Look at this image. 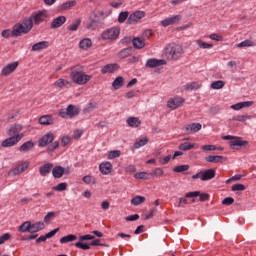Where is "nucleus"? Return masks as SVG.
<instances>
[{
	"label": "nucleus",
	"instance_id": "obj_1",
	"mask_svg": "<svg viewBox=\"0 0 256 256\" xmlns=\"http://www.w3.org/2000/svg\"><path fill=\"white\" fill-rule=\"evenodd\" d=\"M70 78L76 85H87L91 81V75L85 74L83 66L76 65L70 68Z\"/></svg>",
	"mask_w": 256,
	"mask_h": 256
},
{
	"label": "nucleus",
	"instance_id": "obj_2",
	"mask_svg": "<svg viewBox=\"0 0 256 256\" xmlns=\"http://www.w3.org/2000/svg\"><path fill=\"white\" fill-rule=\"evenodd\" d=\"M183 46L177 43H170L164 49V55L168 61H178L183 57Z\"/></svg>",
	"mask_w": 256,
	"mask_h": 256
},
{
	"label": "nucleus",
	"instance_id": "obj_3",
	"mask_svg": "<svg viewBox=\"0 0 256 256\" xmlns=\"http://www.w3.org/2000/svg\"><path fill=\"white\" fill-rule=\"evenodd\" d=\"M54 141V142H53ZM39 147H47V153H53L59 148V141H55V134L53 132L46 133L38 141Z\"/></svg>",
	"mask_w": 256,
	"mask_h": 256
},
{
	"label": "nucleus",
	"instance_id": "obj_4",
	"mask_svg": "<svg viewBox=\"0 0 256 256\" xmlns=\"http://www.w3.org/2000/svg\"><path fill=\"white\" fill-rule=\"evenodd\" d=\"M120 33L121 29H119L117 26H114L104 30L101 34V39L103 41H117V39H119Z\"/></svg>",
	"mask_w": 256,
	"mask_h": 256
},
{
	"label": "nucleus",
	"instance_id": "obj_5",
	"mask_svg": "<svg viewBox=\"0 0 256 256\" xmlns=\"http://www.w3.org/2000/svg\"><path fill=\"white\" fill-rule=\"evenodd\" d=\"M59 115L62 119H73V117H77L79 115V108L75 107V105L70 104L66 109H60Z\"/></svg>",
	"mask_w": 256,
	"mask_h": 256
},
{
	"label": "nucleus",
	"instance_id": "obj_6",
	"mask_svg": "<svg viewBox=\"0 0 256 256\" xmlns=\"http://www.w3.org/2000/svg\"><path fill=\"white\" fill-rule=\"evenodd\" d=\"M30 17L34 25H41V23H46L47 19H49V12L47 10H40L33 12Z\"/></svg>",
	"mask_w": 256,
	"mask_h": 256
},
{
	"label": "nucleus",
	"instance_id": "obj_7",
	"mask_svg": "<svg viewBox=\"0 0 256 256\" xmlns=\"http://www.w3.org/2000/svg\"><path fill=\"white\" fill-rule=\"evenodd\" d=\"M24 137H25L24 133L11 136L5 139L4 141H2V147H15V145H17V143H19V141H21V139H23Z\"/></svg>",
	"mask_w": 256,
	"mask_h": 256
},
{
	"label": "nucleus",
	"instance_id": "obj_8",
	"mask_svg": "<svg viewBox=\"0 0 256 256\" xmlns=\"http://www.w3.org/2000/svg\"><path fill=\"white\" fill-rule=\"evenodd\" d=\"M143 17H145V12L141 10L135 11L129 15L127 19V25H134V23H139Z\"/></svg>",
	"mask_w": 256,
	"mask_h": 256
},
{
	"label": "nucleus",
	"instance_id": "obj_9",
	"mask_svg": "<svg viewBox=\"0 0 256 256\" xmlns=\"http://www.w3.org/2000/svg\"><path fill=\"white\" fill-rule=\"evenodd\" d=\"M181 19H183V16L181 15H174L168 18H165L164 20H162L160 22V25L162 27H169V25H177V23H179V21H181Z\"/></svg>",
	"mask_w": 256,
	"mask_h": 256
},
{
	"label": "nucleus",
	"instance_id": "obj_10",
	"mask_svg": "<svg viewBox=\"0 0 256 256\" xmlns=\"http://www.w3.org/2000/svg\"><path fill=\"white\" fill-rule=\"evenodd\" d=\"M183 103H185V99L181 97H175L167 102V107L175 111V109H178V107H182Z\"/></svg>",
	"mask_w": 256,
	"mask_h": 256
},
{
	"label": "nucleus",
	"instance_id": "obj_11",
	"mask_svg": "<svg viewBox=\"0 0 256 256\" xmlns=\"http://www.w3.org/2000/svg\"><path fill=\"white\" fill-rule=\"evenodd\" d=\"M162 65H167V60L150 58L146 61V67H149V69H155V67H161Z\"/></svg>",
	"mask_w": 256,
	"mask_h": 256
},
{
	"label": "nucleus",
	"instance_id": "obj_12",
	"mask_svg": "<svg viewBox=\"0 0 256 256\" xmlns=\"http://www.w3.org/2000/svg\"><path fill=\"white\" fill-rule=\"evenodd\" d=\"M186 199H191L193 197H199V201H209V194L202 193L200 191L188 192L185 194Z\"/></svg>",
	"mask_w": 256,
	"mask_h": 256
},
{
	"label": "nucleus",
	"instance_id": "obj_13",
	"mask_svg": "<svg viewBox=\"0 0 256 256\" xmlns=\"http://www.w3.org/2000/svg\"><path fill=\"white\" fill-rule=\"evenodd\" d=\"M18 67H19V62H12V63L6 65L2 69L1 75H3L4 77H7V76L11 75V73H13Z\"/></svg>",
	"mask_w": 256,
	"mask_h": 256
},
{
	"label": "nucleus",
	"instance_id": "obj_14",
	"mask_svg": "<svg viewBox=\"0 0 256 256\" xmlns=\"http://www.w3.org/2000/svg\"><path fill=\"white\" fill-rule=\"evenodd\" d=\"M67 22V17L65 16H58L54 18L50 24V29H59V27H63Z\"/></svg>",
	"mask_w": 256,
	"mask_h": 256
},
{
	"label": "nucleus",
	"instance_id": "obj_15",
	"mask_svg": "<svg viewBox=\"0 0 256 256\" xmlns=\"http://www.w3.org/2000/svg\"><path fill=\"white\" fill-rule=\"evenodd\" d=\"M12 33L14 37H21V35H27L29 30L23 24H16L12 29Z\"/></svg>",
	"mask_w": 256,
	"mask_h": 256
},
{
	"label": "nucleus",
	"instance_id": "obj_16",
	"mask_svg": "<svg viewBox=\"0 0 256 256\" xmlns=\"http://www.w3.org/2000/svg\"><path fill=\"white\" fill-rule=\"evenodd\" d=\"M71 81L63 78H59L56 82H54V87L59 90L68 89L71 87Z\"/></svg>",
	"mask_w": 256,
	"mask_h": 256
},
{
	"label": "nucleus",
	"instance_id": "obj_17",
	"mask_svg": "<svg viewBox=\"0 0 256 256\" xmlns=\"http://www.w3.org/2000/svg\"><path fill=\"white\" fill-rule=\"evenodd\" d=\"M38 123L40 125H45V126L54 125L55 118L53 117V115H43L38 119Z\"/></svg>",
	"mask_w": 256,
	"mask_h": 256
},
{
	"label": "nucleus",
	"instance_id": "obj_18",
	"mask_svg": "<svg viewBox=\"0 0 256 256\" xmlns=\"http://www.w3.org/2000/svg\"><path fill=\"white\" fill-rule=\"evenodd\" d=\"M51 171H53V163L51 162H48L39 167V173L41 177H47Z\"/></svg>",
	"mask_w": 256,
	"mask_h": 256
},
{
	"label": "nucleus",
	"instance_id": "obj_19",
	"mask_svg": "<svg viewBox=\"0 0 256 256\" xmlns=\"http://www.w3.org/2000/svg\"><path fill=\"white\" fill-rule=\"evenodd\" d=\"M215 169L210 168L202 171V181H211V179H215Z\"/></svg>",
	"mask_w": 256,
	"mask_h": 256
},
{
	"label": "nucleus",
	"instance_id": "obj_20",
	"mask_svg": "<svg viewBox=\"0 0 256 256\" xmlns=\"http://www.w3.org/2000/svg\"><path fill=\"white\" fill-rule=\"evenodd\" d=\"M99 169L102 175H109V173H111L113 169V165L111 164V162H103L100 164Z\"/></svg>",
	"mask_w": 256,
	"mask_h": 256
},
{
	"label": "nucleus",
	"instance_id": "obj_21",
	"mask_svg": "<svg viewBox=\"0 0 256 256\" xmlns=\"http://www.w3.org/2000/svg\"><path fill=\"white\" fill-rule=\"evenodd\" d=\"M201 123H191L185 126L187 133H198L202 129Z\"/></svg>",
	"mask_w": 256,
	"mask_h": 256
},
{
	"label": "nucleus",
	"instance_id": "obj_22",
	"mask_svg": "<svg viewBox=\"0 0 256 256\" xmlns=\"http://www.w3.org/2000/svg\"><path fill=\"white\" fill-rule=\"evenodd\" d=\"M27 169H29V162H24L12 169V174L20 175V173H24V171H27Z\"/></svg>",
	"mask_w": 256,
	"mask_h": 256
},
{
	"label": "nucleus",
	"instance_id": "obj_23",
	"mask_svg": "<svg viewBox=\"0 0 256 256\" xmlns=\"http://www.w3.org/2000/svg\"><path fill=\"white\" fill-rule=\"evenodd\" d=\"M119 69L117 64H107L101 69L102 75H107V73H115Z\"/></svg>",
	"mask_w": 256,
	"mask_h": 256
},
{
	"label": "nucleus",
	"instance_id": "obj_24",
	"mask_svg": "<svg viewBox=\"0 0 256 256\" xmlns=\"http://www.w3.org/2000/svg\"><path fill=\"white\" fill-rule=\"evenodd\" d=\"M52 175L54 179H61L65 175V168L63 166H55L52 168Z\"/></svg>",
	"mask_w": 256,
	"mask_h": 256
},
{
	"label": "nucleus",
	"instance_id": "obj_25",
	"mask_svg": "<svg viewBox=\"0 0 256 256\" xmlns=\"http://www.w3.org/2000/svg\"><path fill=\"white\" fill-rule=\"evenodd\" d=\"M45 229V223L39 221L35 223H30V233H37L39 231H43Z\"/></svg>",
	"mask_w": 256,
	"mask_h": 256
},
{
	"label": "nucleus",
	"instance_id": "obj_26",
	"mask_svg": "<svg viewBox=\"0 0 256 256\" xmlns=\"http://www.w3.org/2000/svg\"><path fill=\"white\" fill-rule=\"evenodd\" d=\"M93 47V41H91L90 38H84L79 43V48L82 49V51H87V49H91Z\"/></svg>",
	"mask_w": 256,
	"mask_h": 256
},
{
	"label": "nucleus",
	"instance_id": "obj_27",
	"mask_svg": "<svg viewBox=\"0 0 256 256\" xmlns=\"http://www.w3.org/2000/svg\"><path fill=\"white\" fill-rule=\"evenodd\" d=\"M23 131V125L21 124H14L9 129V135H21Z\"/></svg>",
	"mask_w": 256,
	"mask_h": 256
},
{
	"label": "nucleus",
	"instance_id": "obj_28",
	"mask_svg": "<svg viewBox=\"0 0 256 256\" xmlns=\"http://www.w3.org/2000/svg\"><path fill=\"white\" fill-rule=\"evenodd\" d=\"M49 47V42L41 41L32 46V51H43V49H47Z\"/></svg>",
	"mask_w": 256,
	"mask_h": 256
},
{
	"label": "nucleus",
	"instance_id": "obj_29",
	"mask_svg": "<svg viewBox=\"0 0 256 256\" xmlns=\"http://www.w3.org/2000/svg\"><path fill=\"white\" fill-rule=\"evenodd\" d=\"M35 147V143H33V141H27L25 143H23L21 146H20V151L22 153H27V151H31L33 148Z\"/></svg>",
	"mask_w": 256,
	"mask_h": 256
},
{
	"label": "nucleus",
	"instance_id": "obj_30",
	"mask_svg": "<svg viewBox=\"0 0 256 256\" xmlns=\"http://www.w3.org/2000/svg\"><path fill=\"white\" fill-rule=\"evenodd\" d=\"M131 53H133L132 47L124 48L118 53V57L120 59H127V57H131Z\"/></svg>",
	"mask_w": 256,
	"mask_h": 256
},
{
	"label": "nucleus",
	"instance_id": "obj_31",
	"mask_svg": "<svg viewBox=\"0 0 256 256\" xmlns=\"http://www.w3.org/2000/svg\"><path fill=\"white\" fill-rule=\"evenodd\" d=\"M148 143V137L141 138L133 144L132 149H140V147H145V145H147Z\"/></svg>",
	"mask_w": 256,
	"mask_h": 256
},
{
	"label": "nucleus",
	"instance_id": "obj_32",
	"mask_svg": "<svg viewBox=\"0 0 256 256\" xmlns=\"http://www.w3.org/2000/svg\"><path fill=\"white\" fill-rule=\"evenodd\" d=\"M224 157L223 156H219V155H210L207 156L205 158V161H207V163H222L223 162Z\"/></svg>",
	"mask_w": 256,
	"mask_h": 256
},
{
	"label": "nucleus",
	"instance_id": "obj_33",
	"mask_svg": "<svg viewBox=\"0 0 256 256\" xmlns=\"http://www.w3.org/2000/svg\"><path fill=\"white\" fill-rule=\"evenodd\" d=\"M18 231L20 233H31V221H26V222H23Z\"/></svg>",
	"mask_w": 256,
	"mask_h": 256
},
{
	"label": "nucleus",
	"instance_id": "obj_34",
	"mask_svg": "<svg viewBox=\"0 0 256 256\" xmlns=\"http://www.w3.org/2000/svg\"><path fill=\"white\" fill-rule=\"evenodd\" d=\"M243 145H247V141H242L239 139L230 141V149H237V147H243Z\"/></svg>",
	"mask_w": 256,
	"mask_h": 256
},
{
	"label": "nucleus",
	"instance_id": "obj_35",
	"mask_svg": "<svg viewBox=\"0 0 256 256\" xmlns=\"http://www.w3.org/2000/svg\"><path fill=\"white\" fill-rule=\"evenodd\" d=\"M129 127H141V120L137 117H130L127 119Z\"/></svg>",
	"mask_w": 256,
	"mask_h": 256
},
{
	"label": "nucleus",
	"instance_id": "obj_36",
	"mask_svg": "<svg viewBox=\"0 0 256 256\" xmlns=\"http://www.w3.org/2000/svg\"><path fill=\"white\" fill-rule=\"evenodd\" d=\"M180 151H191V149H195V144L191 142H184L178 146Z\"/></svg>",
	"mask_w": 256,
	"mask_h": 256
},
{
	"label": "nucleus",
	"instance_id": "obj_37",
	"mask_svg": "<svg viewBox=\"0 0 256 256\" xmlns=\"http://www.w3.org/2000/svg\"><path fill=\"white\" fill-rule=\"evenodd\" d=\"M132 45L135 49H143V47H145V41L141 38H134L132 40Z\"/></svg>",
	"mask_w": 256,
	"mask_h": 256
},
{
	"label": "nucleus",
	"instance_id": "obj_38",
	"mask_svg": "<svg viewBox=\"0 0 256 256\" xmlns=\"http://www.w3.org/2000/svg\"><path fill=\"white\" fill-rule=\"evenodd\" d=\"M22 25L26 28V30L29 32L31 31V29H33V19L31 18V16L29 18H25L22 22Z\"/></svg>",
	"mask_w": 256,
	"mask_h": 256
},
{
	"label": "nucleus",
	"instance_id": "obj_39",
	"mask_svg": "<svg viewBox=\"0 0 256 256\" xmlns=\"http://www.w3.org/2000/svg\"><path fill=\"white\" fill-rule=\"evenodd\" d=\"M125 79L122 76H118L112 83L114 89H121Z\"/></svg>",
	"mask_w": 256,
	"mask_h": 256
},
{
	"label": "nucleus",
	"instance_id": "obj_40",
	"mask_svg": "<svg viewBox=\"0 0 256 256\" xmlns=\"http://www.w3.org/2000/svg\"><path fill=\"white\" fill-rule=\"evenodd\" d=\"M71 241H77V236L75 234H70L60 239V243L62 244L71 243Z\"/></svg>",
	"mask_w": 256,
	"mask_h": 256
},
{
	"label": "nucleus",
	"instance_id": "obj_41",
	"mask_svg": "<svg viewBox=\"0 0 256 256\" xmlns=\"http://www.w3.org/2000/svg\"><path fill=\"white\" fill-rule=\"evenodd\" d=\"M75 5H77V1H75V0L68 1V2L63 3L60 6V9L62 11H67V9H71V7H75Z\"/></svg>",
	"mask_w": 256,
	"mask_h": 256
},
{
	"label": "nucleus",
	"instance_id": "obj_42",
	"mask_svg": "<svg viewBox=\"0 0 256 256\" xmlns=\"http://www.w3.org/2000/svg\"><path fill=\"white\" fill-rule=\"evenodd\" d=\"M211 89H223V87H225V82L223 80H217L211 83L210 85Z\"/></svg>",
	"mask_w": 256,
	"mask_h": 256
},
{
	"label": "nucleus",
	"instance_id": "obj_43",
	"mask_svg": "<svg viewBox=\"0 0 256 256\" xmlns=\"http://www.w3.org/2000/svg\"><path fill=\"white\" fill-rule=\"evenodd\" d=\"M186 91H197V89H201V84L197 82H192L185 86Z\"/></svg>",
	"mask_w": 256,
	"mask_h": 256
},
{
	"label": "nucleus",
	"instance_id": "obj_44",
	"mask_svg": "<svg viewBox=\"0 0 256 256\" xmlns=\"http://www.w3.org/2000/svg\"><path fill=\"white\" fill-rule=\"evenodd\" d=\"M145 201V197L144 196H135L134 198H132L131 200V205H142V203Z\"/></svg>",
	"mask_w": 256,
	"mask_h": 256
},
{
	"label": "nucleus",
	"instance_id": "obj_45",
	"mask_svg": "<svg viewBox=\"0 0 256 256\" xmlns=\"http://www.w3.org/2000/svg\"><path fill=\"white\" fill-rule=\"evenodd\" d=\"M174 173H185V171H189V165L184 164L180 166H176L173 168Z\"/></svg>",
	"mask_w": 256,
	"mask_h": 256
},
{
	"label": "nucleus",
	"instance_id": "obj_46",
	"mask_svg": "<svg viewBox=\"0 0 256 256\" xmlns=\"http://www.w3.org/2000/svg\"><path fill=\"white\" fill-rule=\"evenodd\" d=\"M82 181H84L87 185H95L97 183V180H95V177L91 175H86L82 178Z\"/></svg>",
	"mask_w": 256,
	"mask_h": 256
},
{
	"label": "nucleus",
	"instance_id": "obj_47",
	"mask_svg": "<svg viewBox=\"0 0 256 256\" xmlns=\"http://www.w3.org/2000/svg\"><path fill=\"white\" fill-rule=\"evenodd\" d=\"M127 19H129V12L128 11L120 12L118 16V23H125Z\"/></svg>",
	"mask_w": 256,
	"mask_h": 256
},
{
	"label": "nucleus",
	"instance_id": "obj_48",
	"mask_svg": "<svg viewBox=\"0 0 256 256\" xmlns=\"http://www.w3.org/2000/svg\"><path fill=\"white\" fill-rule=\"evenodd\" d=\"M79 25H81V18H78L74 23L70 24L68 26V31H77Z\"/></svg>",
	"mask_w": 256,
	"mask_h": 256
},
{
	"label": "nucleus",
	"instance_id": "obj_49",
	"mask_svg": "<svg viewBox=\"0 0 256 256\" xmlns=\"http://www.w3.org/2000/svg\"><path fill=\"white\" fill-rule=\"evenodd\" d=\"M75 247H77V249H83V251H87L88 249H91V243L85 244L80 241L75 243Z\"/></svg>",
	"mask_w": 256,
	"mask_h": 256
},
{
	"label": "nucleus",
	"instance_id": "obj_50",
	"mask_svg": "<svg viewBox=\"0 0 256 256\" xmlns=\"http://www.w3.org/2000/svg\"><path fill=\"white\" fill-rule=\"evenodd\" d=\"M196 43L200 49H211L213 47V44L203 42L202 40H197Z\"/></svg>",
	"mask_w": 256,
	"mask_h": 256
},
{
	"label": "nucleus",
	"instance_id": "obj_51",
	"mask_svg": "<svg viewBox=\"0 0 256 256\" xmlns=\"http://www.w3.org/2000/svg\"><path fill=\"white\" fill-rule=\"evenodd\" d=\"M117 157H121L120 150H112L108 153V159H117Z\"/></svg>",
	"mask_w": 256,
	"mask_h": 256
},
{
	"label": "nucleus",
	"instance_id": "obj_52",
	"mask_svg": "<svg viewBox=\"0 0 256 256\" xmlns=\"http://www.w3.org/2000/svg\"><path fill=\"white\" fill-rule=\"evenodd\" d=\"M53 191H66L67 190V183L62 182L59 183L58 185L54 186Z\"/></svg>",
	"mask_w": 256,
	"mask_h": 256
},
{
	"label": "nucleus",
	"instance_id": "obj_53",
	"mask_svg": "<svg viewBox=\"0 0 256 256\" xmlns=\"http://www.w3.org/2000/svg\"><path fill=\"white\" fill-rule=\"evenodd\" d=\"M253 41L251 40H244L242 42H240L237 47H239L240 49L243 47H253Z\"/></svg>",
	"mask_w": 256,
	"mask_h": 256
},
{
	"label": "nucleus",
	"instance_id": "obj_54",
	"mask_svg": "<svg viewBox=\"0 0 256 256\" xmlns=\"http://www.w3.org/2000/svg\"><path fill=\"white\" fill-rule=\"evenodd\" d=\"M165 172L161 169V168H155L152 173H151V176L152 177H163V174Z\"/></svg>",
	"mask_w": 256,
	"mask_h": 256
},
{
	"label": "nucleus",
	"instance_id": "obj_55",
	"mask_svg": "<svg viewBox=\"0 0 256 256\" xmlns=\"http://www.w3.org/2000/svg\"><path fill=\"white\" fill-rule=\"evenodd\" d=\"M152 35H153V30H145L142 34L143 41H147V39H151Z\"/></svg>",
	"mask_w": 256,
	"mask_h": 256
},
{
	"label": "nucleus",
	"instance_id": "obj_56",
	"mask_svg": "<svg viewBox=\"0 0 256 256\" xmlns=\"http://www.w3.org/2000/svg\"><path fill=\"white\" fill-rule=\"evenodd\" d=\"M55 217V212H48L47 215L44 217V223H51V219Z\"/></svg>",
	"mask_w": 256,
	"mask_h": 256
},
{
	"label": "nucleus",
	"instance_id": "obj_57",
	"mask_svg": "<svg viewBox=\"0 0 256 256\" xmlns=\"http://www.w3.org/2000/svg\"><path fill=\"white\" fill-rule=\"evenodd\" d=\"M247 119H251V116L239 115L234 118V121H240L241 123H244V121H247Z\"/></svg>",
	"mask_w": 256,
	"mask_h": 256
},
{
	"label": "nucleus",
	"instance_id": "obj_58",
	"mask_svg": "<svg viewBox=\"0 0 256 256\" xmlns=\"http://www.w3.org/2000/svg\"><path fill=\"white\" fill-rule=\"evenodd\" d=\"M233 203H235V199L233 197H226L223 201H222V205H233Z\"/></svg>",
	"mask_w": 256,
	"mask_h": 256
},
{
	"label": "nucleus",
	"instance_id": "obj_59",
	"mask_svg": "<svg viewBox=\"0 0 256 256\" xmlns=\"http://www.w3.org/2000/svg\"><path fill=\"white\" fill-rule=\"evenodd\" d=\"M2 37H4V39H9V37H14L13 36V30H9V29H6L4 31H2Z\"/></svg>",
	"mask_w": 256,
	"mask_h": 256
},
{
	"label": "nucleus",
	"instance_id": "obj_60",
	"mask_svg": "<svg viewBox=\"0 0 256 256\" xmlns=\"http://www.w3.org/2000/svg\"><path fill=\"white\" fill-rule=\"evenodd\" d=\"M202 151H217V147L215 145H204L202 146Z\"/></svg>",
	"mask_w": 256,
	"mask_h": 256
},
{
	"label": "nucleus",
	"instance_id": "obj_61",
	"mask_svg": "<svg viewBox=\"0 0 256 256\" xmlns=\"http://www.w3.org/2000/svg\"><path fill=\"white\" fill-rule=\"evenodd\" d=\"M69 143H71V137H69V136L62 137V140H61L62 147H67V145H69Z\"/></svg>",
	"mask_w": 256,
	"mask_h": 256
},
{
	"label": "nucleus",
	"instance_id": "obj_62",
	"mask_svg": "<svg viewBox=\"0 0 256 256\" xmlns=\"http://www.w3.org/2000/svg\"><path fill=\"white\" fill-rule=\"evenodd\" d=\"M231 189H232V191H245V185L234 184Z\"/></svg>",
	"mask_w": 256,
	"mask_h": 256
},
{
	"label": "nucleus",
	"instance_id": "obj_63",
	"mask_svg": "<svg viewBox=\"0 0 256 256\" xmlns=\"http://www.w3.org/2000/svg\"><path fill=\"white\" fill-rule=\"evenodd\" d=\"M11 239V235L9 233H5L2 236H0V245H3L5 241H9Z\"/></svg>",
	"mask_w": 256,
	"mask_h": 256
},
{
	"label": "nucleus",
	"instance_id": "obj_64",
	"mask_svg": "<svg viewBox=\"0 0 256 256\" xmlns=\"http://www.w3.org/2000/svg\"><path fill=\"white\" fill-rule=\"evenodd\" d=\"M125 171H126V173L131 174V173H135V171H137V168H135V165L130 164L125 167Z\"/></svg>",
	"mask_w": 256,
	"mask_h": 256
}]
</instances>
